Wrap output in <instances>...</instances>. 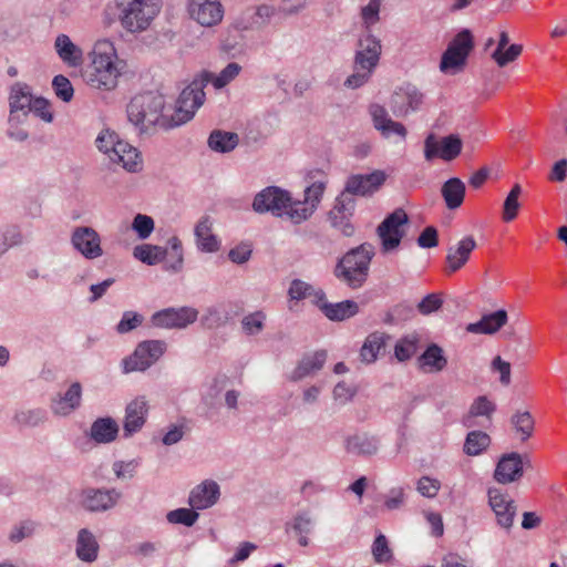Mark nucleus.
Listing matches in <instances>:
<instances>
[{
    "instance_id": "obj_28",
    "label": "nucleus",
    "mask_w": 567,
    "mask_h": 567,
    "mask_svg": "<svg viewBox=\"0 0 567 567\" xmlns=\"http://www.w3.org/2000/svg\"><path fill=\"white\" fill-rule=\"evenodd\" d=\"M118 431V424L113 417H97L90 426L89 436L96 444H110L116 440Z\"/></svg>"
},
{
    "instance_id": "obj_36",
    "label": "nucleus",
    "mask_w": 567,
    "mask_h": 567,
    "mask_svg": "<svg viewBox=\"0 0 567 567\" xmlns=\"http://www.w3.org/2000/svg\"><path fill=\"white\" fill-rule=\"evenodd\" d=\"M322 313L330 321H344L359 313V305L353 300L330 302L329 305H323Z\"/></svg>"
},
{
    "instance_id": "obj_3",
    "label": "nucleus",
    "mask_w": 567,
    "mask_h": 567,
    "mask_svg": "<svg viewBox=\"0 0 567 567\" xmlns=\"http://www.w3.org/2000/svg\"><path fill=\"white\" fill-rule=\"evenodd\" d=\"M165 99L155 92L135 95L126 107L128 122L138 134L148 133L156 125L169 127V122L163 116Z\"/></svg>"
},
{
    "instance_id": "obj_5",
    "label": "nucleus",
    "mask_w": 567,
    "mask_h": 567,
    "mask_svg": "<svg viewBox=\"0 0 567 567\" xmlns=\"http://www.w3.org/2000/svg\"><path fill=\"white\" fill-rule=\"evenodd\" d=\"M120 25L131 34L142 33L159 14L163 0H114Z\"/></svg>"
},
{
    "instance_id": "obj_21",
    "label": "nucleus",
    "mask_w": 567,
    "mask_h": 567,
    "mask_svg": "<svg viewBox=\"0 0 567 567\" xmlns=\"http://www.w3.org/2000/svg\"><path fill=\"white\" fill-rule=\"evenodd\" d=\"M148 414V402L145 396H137L125 408L123 432L125 437L141 431Z\"/></svg>"
},
{
    "instance_id": "obj_60",
    "label": "nucleus",
    "mask_w": 567,
    "mask_h": 567,
    "mask_svg": "<svg viewBox=\"0 0 567 567\" xmlns=\"http://www.w3.org/2000/svg\"><path fill=\"white\" fill-rule=\"evenodd\" d=\"M353 216H341L328 214V220L332 228L340 231L346 237L354 235L355 228L351 219Z\"/></svg>"
},
{
    "instance_id": "obj_44",
    "label": "nucleus",
    "mask_w": 567,
    "mask_h": 567,
    "mask_svg": "<svg viewBox=\"0 0 567 567\" xmlns=\"http://www.w3.org/2000/svg\"><path fill=\"white\" fill-rule=\"evenodd\" d=\"M491 443L489 436L482 431H472L464 443V453L470 456L481 454Z\"/></svg>"
},
{
    "instance_id": "obj_45",
    "label": "nucleus",
    "mask_w": 567,
    "mask_h": 567,
    "mask_svg": "<svg viewBox=\"0 0 567 567\" xmlns=\"http://www.w3.org/2000/svg\"><path fill=\"white\" fill-rule=\"evenodd\" d=\"M522 194V186L519 184H515L511 192L507 194L504 204H503V215L502 218L504 221L509 223L517 217L520 203L518 200Z\"/></svg>"
},
{
    "instance_id": "obj_43",
    "label": "nucleus",
    "mask_w": 567,
    "mask_h": 567,
    "mask_svg": "<svg viewBox=\"0 0 567 567\" xmlns=\"http://www.w3.org/2000/svg\"><path fill=\"white\" fill-rule=\"evenodd\" d=\"M266 313L261 310L244 316L240 321L244 334L255 337L261 333L266 324Z\"/></svg>"
},
{
    "instance_id": "obj_39",
    "label": "nucleus",
    "mask_w": 567,
    "mask_h": 567,
    "mask_svg": "<svg viewBox=\"0 0 567 567\" xmlns=\"http://www.w3.org/2000/svg\"><path fill=\"white\" fill-rule=\"evenodd\" d=\"M13 421L22 427H37L48 421V412L43 408L20 409L14 412Z\"/></svg>"
},
{
    "instance_id": "obj_58",
    "label": "nucleus",
    "mask_w": 567,
    "mask_h": 567,
    "mask_svg": "<svg viewBox=\"0 0 567 567\" xmlns=\"http://www.w3.org/2000/svg\"><path fill=\"white\" fill-rule=\"evenodd\" d=\"M381 0H370L369 3L361 9V18L365 31L375 24L380 19Z\"/></svg>"
},
{
    "instance_id": "obj_32",
    "label": "nucleus",
    "mask_w": 567,
    "mask_h": 567,
    "mask_svg": "<svg viewBox=\"0 0 567 567\" xmlns=\"http://www.w3.org/2000/svg\"><path fill=\"white\" fill-rule=\"evenodd\" d=\"M326 188L324 181L313 182L305 189L303 199H295V209H305L307 212V220L315 214Z\"/></svg>"
},
{
    "instance_id": "obj_51",
    "label": "nucleus",
    "mask_w": 567,
    "mask_h": 567,
    "mask_svg": "<svg viewBox=\"0 0 567 567\" xmlns=\"http://www.w3.org/2000/svg\"><path fill=\"white\" fill-rule=\"evenodd\" d=\"M131 227L141 240H145L154 231L155 223L151 216L137 214L133 218Z\"/></svg>"
},
{
    "instance_id": "obj_50",
    "label": "nucleus",
    "mask_w": 567,
    "mask_h": 567,
    "mask_svg": "<svg viewBox=\"0 0 567 567\" xmlns=\"http://www.w3.org/2000/svg\"><path fill=\"white\" fill-rule=\"evenodd\" d=\"M512 424L520 433L522 441L529 439L534 431V419L529 412H517L512 416Z\"/></svg>"
},
{
    "instance_id": "obj_31",
    "label": "nucleus",
    "mask_w": 567,
    "mask_h": 567,
    "mask_svg": "<svg viewBox=\"0 0 567 567\" xmlns=\"http://www.w3.org/2000/svg\"><path fill=\"white\" fill-rule=\"evenodd\" d=\"M76 557L84 563H93L99 555V543L91 530L82 528L78 532L75 544Z\"/></svg>"
},
{
    "instance_id": "obj_4",
    "label": "nucleus",
    "mask_w": 567,
    "mask_h": 567,
    "mask_svg": "<svg viewBox=\"0 0 567 567\" xmlns=\"http://www.w3.org/2000/svg\"><path fill=\"white\" fill-rule=\"evenodd\" d=\"M373 256L374 248L369 243L350 249L336 264L334 277L349 288H361L368 279Z\"/></svg>"
},
{
    "instance_id": "obj_35",
    "label": "nucleus",
    "mask_w": 567,
    "mask_h": 567,
    "mask_svg": "<svg viewBox=\"0 0 567 567\" xmlns=\"http://www.w3.org/2000/svg\"><path fill=\"white\" fill-rule=\"evenodd\" d=\"M465 184L458 177L449 178L441 188L442 196L449 209L458 208L465 197Z\"/></svg>"
},
{
    "instance_id": "obj_26",
    "label": "nucleus",
    "mask_w": 567,
    "mask_h": 567,
    "mask_svg": "<svg viewBox=\"0 0 567 567\" xmlns=\"http://www.w3.org/2000/svg\"><path fill=\"white\" fill-rule=\"evenodd\" d=\"M54 50L63 63L78 68L83 63V52L68 34L60 33L54 40Z\"/></svg>"
},
{
    "instance_id": "obj_46",
    "label": "nucleus",
    "mask_w": 567,
    "mask_h": 567,
    "mask_svg": "<svg viewBox=\"0 0 567 567\" xmlns=\"http://www.w3.org/2000/svg\"><path fill=\"white\" fill-rule=\"evenodd\" d=\"M357 207L355 198L343 188L336 197L330 215L353 216Z\"/></svg>"
},
{
    "instance_id": "obj_63",
    "label": "nucleus",
    "mask_w": 567,
    "mask_h": 567,
    "mask_svg": "<svg viewBox=\"0 0 567 567\" xmlns=\"http://www.w3.org/2000/svg\"><path fill=\"white\" fill-rule=\"evenodd\" d=\"M405 503V492L404 488L392 487L389 489L386 495L384 496V506L388 511H395L403 506Z\"/></svg>"
},
{
    "instance_id": "obj_17",
    "label": "nucleus",
    "mask_w": 567,
    "mask_h": 567,
    "mask_svg": "<svg viewBox=\"0 0 567 567\" xmlns=\"http://www.w3.org/2000/svg\"><path fill=\"white\" fill-rule=\"evenodd\" d=\"M188 12L200 25L214 27L221 22L224 7L219 0H190Z\"/></svg>"
},
{
    "instance_id": "obj_18",
    "label": "nucleus",
    "mask_w": 567,
    "mask_h": 567,
    "mask_svg": "<svg viewBox=\"0 0 567 567\" xmlns=\"http://www.w3.org/2000/svg\"><path fill=\"white\" fill-rule=\"evenodd\" d=\"M343 447L349 455L371 457L380 450V437L364 431L355 432L344 437Z\"/></svg>"
},
{
    "instance_id": "obj_41",
    "label": "nucleus",
    "mask_w": 567,
    "mask_h": 567,
    "mask_svg": "<svg viewBox=\"0 0 567 567\" xmlns=\"http://www.w3.org/2000/svg\"><path fill=\"white\" fill-rule=\"evenodd\" d=\"M124 141L111 128H103L95 138V145L109 159L116 155L117 146Z\"/></svg>"
},
{
    "instance_id": "obj_25",
    "label": "nucleus",
    "mask_w": 567,
    "mask_h": 567,
    "mask_svg": "<svg viewBox=\"0 0 567 567\" xmlns=\"http://www.w3.org/2000/svg\"><path fill=\"white\" fill-rule=\"evenodd\" d=\"M82 385L73 382L68 390L52 400L51 410L59 416H68L81 406Z\"/></svg>"
},
{
    "instance_id": "obj_49",
    "label": "nucleus",
    "mask_w": 567,
    "mask_h": 567,
    "mask_svg": "<svg viewBox=\"0 0 567 567\" xmlns=\"http://www.w3.org/2000/svg\"><path fill=\"white\" fill-rule=\"evenodd\" d=\"M419 338L416 334H409L400 339L394 347V355L399 361L409 360L417 350Z\"/></svg>"
},
{
    "instance_id": "obj_61",
    "label": "nucleus",
    "mask_w": 567,
    "mask_h": 567,
    "mask_svg": "<svg viewBox=\"0 0 567 567\" xmlns=\"http://www.w3.org/2000/svg\"><path fill=\"white\" fill-rule=\"evenodd\" d=\"M441 488V483L436 478L430 476H422L416 484L417 492L427 498H433L437 495Z\"/></svg>"
},
{
    "instance_id": "obj_16",
    "label": "nucleus",
    "mask_w": 567,
    "mask_h": 567,
    "mask_svg": "<svg viewBox=\"0 0 567 567\" xmlns=\"http://www.w3.org/2000/svg\"><path fill=\"white\" fill-rule=\"evenodd\" d=\"M121 497L115 488H86L81 494V506L91 513L106 512L113 508Z\"/></svg>"
},
{
    "instance_id": "obj_48",
    "label": "nucleus",
    "mask_w": 567,
    "mask_h": 567,
    "mask_svg": "<svg viewBox=\"0 0 567 567\" xmlns=\"http://www.w3.org/2000/svg\"><path fill=\"white\" fill-rule=\"evenodd\" d=\"M197 511L198 509H193L192 507L190 508L181 507V508L173 509V511L168 512L166 515V519L171 524H177V525H184V526L190 527L197 522V519L199 517Z\"/></svg>"
},
{
    "instance_id": "obj_1",
    "label": "nucleus",
    "mask_w": 567,
    "mask_h": 567,
    "mask_svg": "<svg viewBox=\"0 0 567 567\" xmlns=\"http://www.w3.org/2000/svg\"><path fill=\"white\" fill-rule=\"evenodd\" d=\"M91 56V63L84 73L86 84L96 90H114L122 75L124 62L118 59L113 43L109 40L97 41Z\"/></svg>"
},
{
    "instance_id": "obj_62",
    "label": "nucleus",
    "mask_w": 567,
    "mask_h": 567,
    "mask_svg": "<svg viewBox=\"0 0 567 567\" xmlns=\"http://www.w3.org/2000/svg\"><path fill=\"white\" fill-rule=\"evenodd\" d=\"M311 288L312 285L301 279H293L289 286L288 296L291 300L300 301L310 297Z\"/></svg>"
},
{
    "instance_id": "obj_15",
    "label": "nucleus",
    "mask_w": 567,
    "mask_h": 567,
    "mask_svg": "<svg viewBox=\"0 0 567 567\" xmlns=\"http://www.w3.org/2000/svg\"><path fill=\"white\" fill-rule=\"evenodd\" d=\"M462 151V141L455 135L451 134L442 138L439 144L434 134H430L424 141V157L426 161H432L435 157H441L446 162L456 158Z\"/></svg>"
},
{
    "instance_id": "obj_13",
    "label": "nucleus",
    "mask_w": 567,
    "mask_h": 567,
    "mask_svg": "<svg viewBox=\"0 0 567 567\" xmlns=\"http://www.w3.org/2000/svg\"><path fill=\"white\" fill-rule=\"evenodd\" d=\"M423 94L410 83L398 87L390 100V109L394 116L403 117L420 110Z\"/></svg>"
},
{
    "instance_id": "obj_29",
    "label": "nucleus",
    "mask_w": 567,
    "mask_h": 567,
    "mask_svg": "<svg viewBox=\"0 0 567 567\" xmlns=\"http://www.w3.org/2000/svg\"><path fill=\"white\" fill-rule=\"evenodd\" d=\"M507 319V312L504 309H499L484 315L476 322L468 323L466 331L476 334H494L506 324Z\"/></svg>"
},
{
    "instance_id": "obj_55",
    "label": "nucleus",
    "mask_w": 567,
    "mask_h": 567,
    "mask_svg": "<svg viewBox=\"0 0 567 567\" xmlns=\"http://www.w3.org/2000/svg\"><path fill=\"white\" fill-rule=\"evenodd\" d=\"M241 71V66L236 62L228 63L217 75L213 78V85L221 89L235 80Z\"/></svg>"
},
{
    "instance_id": "obj_42",
    "label": "nucleus",
    "mask_w": 567,
    "mask_h": 567,
    "mask_svg": "<svg viewBox=\"0 0 567 567\" xmlns=\"http://www.w3.org/2000/svg\"><path fill=\"white\" fill-rule=\"evenodd\" d=\"M419 361L422 368L429 367L431 371L435 372L442 371L447 364V360L443 354L442 348L435 343L426 348L419 358Z\"/></svg>"
},
{
    "instance_id": "obj_20",
    "label": "nucleus",
    "mask_w": 567,
    "mask_h": 567,
    "mask_svg": "<svg viewBox=\"0 0 567 567\" xmlns=\"http://www.w3.org/2000/svg\"><path fill=\"white\" fill-rule=\"evenodd\" d=\"M214 220L209 215L202 216L194 227L195 245L198 251L215 254L221 247V240L213 234Z\"/></svg>"
},
{
    "instance_id": "obj_2",
    "label": "nucleus",
    "mask_w": 567,
    "mask_h": 567,
    "mask_svg": "<svg viewBox=\"0 0 567 567\" xmlns=\"http://www.w3.org/2000/svg\"><path fill=\"white\" fill-rule=\"evenodd\" d=\"M251 208L257 214L269 213L274 217L289 220L293 225L306 221L308 215L305 209H295L290 192L278 186H267L258 192L254 197Z\"/></svg>"
},
{
    "instance_id": "obj_52",
    "label": "nucleus",
    "mask_w": 567,
    "mask_h": 567,
    "mask_svg": "<svg viewBox=\"0 0 567 567\" xmlns=\"http://www.w3.org/2000/svg\"><path fill=\"white\" fill-rule=\"evenodd\" d=\"M38 524L33 520H23L14 525L8 536L9 540L13 544H19L25 538L34 535Z\"/></svg>"
},
{
    "instance_id": "obj_53",
    "label": "nucleus",
    "mask_w": 567,
    "mask_h": 567,
    "mask_svg": "<svg viewBox=\"0 0 567 567\" xmlns=\"http://www.w3.org/2000/svg\"><path fill=\"white\" fill-rule=\"evenodd\" d=\"M143 321V315L132 310L124 311L121 320L116 324V332L120 334L128 333L140 327Z\"/></svg>"
},
{
    "instance_id": "obj_57",
    "label": "nucleus",
    "mask_w": 567,
    "mask_h": 567,
    "mask_svg": "<svg viewBox=\"0 0 567 567\" xmlns=\"http://www.w3.org/2000/svg\"><path fill=\"white\" fill-rule=\"evenodd\" d=\"M372 555L378 564L388 563L392 559V551L389 547L386 537L379 534L372 544Z\"/></svg>"
},
{
    "instance_id": "obj_8",
    "label": "nucleus",
    "mask_w": 567,
    "mask_h": 567,
    "mask_svg": "<svg viewBox=\"0 0 567 567\" xmlns=\"http://www.w3.org/2000/svg\"><path fill=\"white\" fill-rule=\"evenodd\" d=\"M166 348L164 340L140 342L133 353L122 360L123 373L147 370L165 353Z\"/></svg>"
},
{
    "instance_id": "obj_34",
    "label": "nucleus",
    "mask_w": 567,
    "mask_h": 567,
    "mask_svg": "<svg viewBox=\"0 0 567 567\" xmlns=\"http://www.w3.org/2000/svg\"><path fill=\"white\" fill-rule=\"evenodd\" d=\"M233 320L231 312L226 305L219 303L208 307L200 317V323L205 329L216 330L225 327Z\"/></svg>"
},
{
    "instance_id": "obj_56",
    "label": "nucleus",
    "mask_w": 567,
    "mask_h": 567,
    "mask_svg": "<svg viewBox=\"0 0 567 567\" xmlns=\"http://www.w3.org/2000/svg\"><path fill=\"white\" fill-rule=\"evenodd\" d=\"M52 87L55 95L63 102H70L74 95V89L71 81L62 75H55L52 80Z\"/></svg>"
},
{
    "instance_id": "obj_6",
    "label": "nucleus",
    "mask_w": 567,
    "mask_h": 567,
    "mask_svg": "<svg viewBox=\"0 0 567 567\" xmlns=\"http://www.w3.org/2000/svg\"><path fill=\"white\" fill-rule=\"evenodd\" d=\"M209 82L208 74L195 78L179 94L176 110L169 120V127L181 126L190 121L204 104V89Z\"/></svg>"
},
{
    "instance_id": "obj_33",
    "label": "nucleus",
    "mask_w": 567,
    "mask_h": 567,
    "mask_svg": "<svg viewBox=\"0 0 567 567\" xmlns=\"http://www.w3.org/2000/svg\"><path fill=\"white\" fill-rule=\"evenodd\" d=\"M33 94L31 86L24 82H16L10 86L9 91V110L16 111H31Z\"/></svg>"
},
{
    "instance_id": "obj_23",
    "label": "nucleus",
    "mask_w": 567,
    "mask_h": 567,
    "mask_svg": "<svg viewBox=\"0 0 567 567\" xmlns=\"http://www.w3.org/2000/svg\"><path fill=\"white\" fill-rule=\"evenodd\" d=\"M219 496V485L213 480H205L190 491L188 504L193 509L203 511L214 506Z\"/></svg>"
},
{
    "instance_id": "obj_59",
    "label": "nucleus",
    "mask_w": 567,
    "mask_h": 567,
    "mask_svg": "<svg viewBox=\"0 0 567 567\" xmlns=\"http://www.w3.org/2000/svg\"><path fill=\"white\" fill-rule=\"evenodd\" d=\"M523 47L520 44H511L505 51L494 50L492 53L493 60L498 66H505L509 62H513L522 53Z\"/></svg>"
},
{
    "instance_id": "obj_10",
    "label": "nucleus",
    "mask_w": 567,
    "mask_h": 567,
    "mask_svg": "<svg viewBox=\"0 0 567 567\" xmlns=\"http://www.w3.org/2000/svg\"><path fill=\"white\" fill-rule=\"evenodd\" d=\"M198 318V310L184 307H169L154 312L151 317V323L161 329H185L193 324Z\"/></svg>"
},
{
    "instance_id": "obj_11",
    "label": "nucleus",
    "mask_w": 567,
    "mask_h": 567,
    "mask_svg": "<svg viewBox=\"0 0 567 567\" xmlns=\"http://www.w3.org/2000/svg\"><path fill=\"white\" fill-rule=\"evenodd\" d=\"M70 243L73 249L85 259L93 260L103 256L100 234L91 226H76L73 228Z\"/></svg>"
},
{
    "instance_id": "obj_22",
    "label": "nucleus",
    "mask_w": 567,
    "mask_h": 567,
    "mask_svg": "<svg viewBox=\"0 0 567 567\" xmlns=\"http://www.w3.org/2000/svg\"><path fill=\"white\" fill-rule=\"evenodd\" d=\"M524 458L520 454L512 452L504 454L495 468L494 478L501 484H509L523 476Z\"/></svg>"
},
{
    "instance_id": "obj_12",
    "label": "nucleus",
    "mask_w": 567,
    "mask_h": 567,
    "mask_svg": "<svg viewBox=\"0 0 567 567\" xmlns=\"http://www.w3.org/2000/svg\"><path fill=\"white\" fill-rule=\"evenodd\" d=\"M386 178V173L381 169H375L369 174H352L347 177L343 188L353 197H369L382 187Z\"/></svg>"
},
{
    "instance_id": "obj_47",
    "label": "nucleus",
    "mask_w": 567,
    "mask_h": 567,
    "mask_svg": "<svg viewBox=\"0 0 567 567\" xmlns=\"http://www.w3.org/2000/svg\"><path fill=\"white\" fill-rule=\"evenodd\" d=\"M315 527V518L309 511L298 512L286 528L292 529L295 534H310Z\"/></svg>"
},
{
    "instance_id": "obj_40",
    "label": "nucleus",
    "mask_w": 567,
    "mask_h": 567,
    "mask_svg": "<svg viewBox=\"0 0 567 567\" xmlns=\"http://www.w3.org/2000/svg\"><path fill=\"white\" fill-rule=\"evenodd\" d=\"M166 255V248L150 244L138 245L133 250V256L148 266L159 264L165 259Z\"/></svg>"
},
{
    "instance_id": "obj_54",
    "label": "nucleus",
    "mask_w": 567,
    "mask_h": 567,
    "mask_svg": "<svg viewBox=\"0 0 567 567\" xmlns=\"http://www.w3.org/2000/svg\"><path fill=\"white\" fill-rule=\"evenodd\" d=\"M495 411V403L486 395H480L471 404L468 413L471 416H486L487 419H491Z\"/></svg>"
},
{
    "instance_id": "obj_24",
    "label": "nucleus",
    "mask_w": 567,
    "mask_h": 567,
    "mask_svg": "<svg viewBox=\"0 0 567 567\" xmlns=\"http://www.w3.org/2000/svg\"><path fill=\"white\" fill-rule=\"evenodd\" d=\"M326 360L327 352L324 350L305 354L298 361L296 368L287 374V379L291 382H299L320 371L323 368Z\"/></svg>"
},
{
    "instance_id": "obj_38",
    "label": "nucleus",
    "mask_w": 567,
    "mask_h": 567,
    "mask_svg": "<svg viewBox=\"0 0 567 567\" xmlns=\"http://www.w3.org/2000/svg\"><path fill=\"white\" fill-rule=\"evenodd\" d=\"M239 143L236 133L215 130L210 133L207 144L209 148L217 153L231 152Z\"/></svg>"
},
{
    "instance_id": "obj_19",
    "label": "nucleus",
    "mask_w": 567,
    "mask_h": 567,
    "mask_svg": "<svg viewBox=\"0 0 567 567\" xmlns=\"http://www.w3.org/2000/svg\"><path fill=\"white\" fill-rule=\"evenodd\" d=\"M488 504L496 516L497 525L504 529H511L517 511L514 501L498 488H489Z\"/></svg>"
},
{
    "instance_id": "obj_27",
    "label": "nucleus",
    "mask_w": 567,
    "mask_h": 567,
    "mask_svg": "<svg viewBox=\"0 0 567 567\" xmlns=\"http://www.w3.org/2000/svg\"><path fill=\"white\" fill-rule=\"evenodd\" d=\"M476 241L472 236L462 238L455 246L447 250L446 262L451 272L461 269L470 259L471 252L475 249Z\"/></svg>"
},
{
    "instance_id": "obj_14",
    "label": "nucleus",
    "mask_w": 567,
    "mask_h": 567,
    "mask_svg": "<svg viewBox=\"0 0 567 567\" xmlns=\"http://www.w3.org/2000/svg\"><path fill=\"white\" fill-rule=\"evenodd\" d=\"M381 52V41L371 31H364L358 39L353 68L374 70L379 64Z\"/></svg>"
},
{
    "instance_id": "obj_37",
    "label": "nucleus",
    "mask_w": 567,
    "mask_h": 567,
    "mask_svg": "<svg viewBox=\"0 0 567 567\" xmlns=\"http://www.w3.org/2000/svg\"><path fill=\"white\" fill-rule=\"evenodd\" d=\"M389 338L388 334L380 331L370 333L360 350L361 361L364 363H372L378 359V355L382 349H384L385 340Z\"/></svg>"
},
{
    "instance_id": "obj_30",
    "label": "nucleus",
    "mask_w": 567,
    "mask_h": 567,
    "mask_svg": "<svg viewBox=\"0 0 567 567\" xmlns=\"http://www.w3.org/2000/svg\"><path fill=\"white\" fill-rule=\"evenodd\" d=\"M113 163L121 164L124 169L131 173H137L143 168V159L138 150L127 142L117 146L115 156L110 159Z\"/></svg>"
},
{
    "instance_id": "obj_7",
    "label": "nucleus",
    "mask_w": 567,
    "mask_h": 567,
    "mask_svg": "<svg viewBox=\"0 0 567 567\" xmlns=\"http://www.w3.org/2000/svg\"><path fill=\"white\" fill-rule=\"evenodd\" d=\"M474 48V37L468 29L461 30L449 43L442 54L440 70L443 73L455 74L463 69Z\"/></svg>"
},
{
    "instance_id": "obj_9",
    "label": "nucleus",
    "mask_w": 567,
    "mask_h": 567,
    "mask_svg": "<svg viewBox=\"0 0 567 567\" xmlns=\"http://www.w3.org/2000/svg\"><path fill=\"white\" fill-rule=\"evenodd\" d=\"M409 223L408 214L402 209H395L389 214L378 226L377 234L381 240L382 250L390 252L396 249L404 236L401 227Z\"/></svg>"
},
{
    "instance_id": "obj_64",
    "label": "nucleus",
    "mask_w": 567,
    "mask_h": 567,
    "mask_svg": "<svg viewBox=\"0 0 567 567\" xmlns=\"http://www.w3.org/2000/svg\"><path fill=\"white\" fill-rule=\"evenodd\" d=\"M357 393L355 388L348 385L346 382H338L332 391L333 400L341 405L352 401Z\"/></svg>"
}]
</instances>
